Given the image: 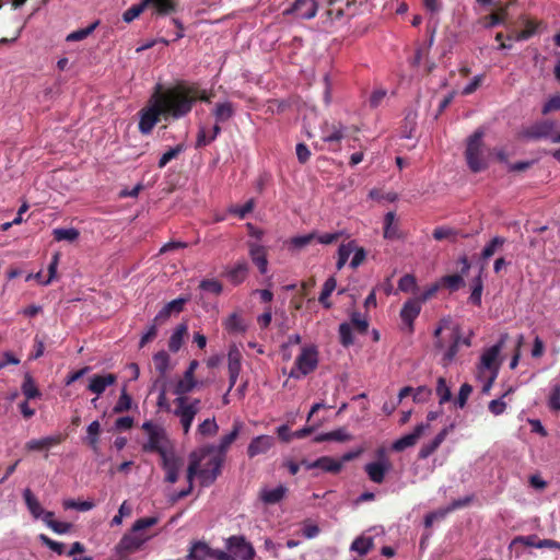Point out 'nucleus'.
<instances>
[{
	"instance_id": "14",
	"label": "nucleus",
	"mask_w": 560,
	"mask_h": 560,
	"mask_svg": "<svg viewBox=\"0 0 560 560\" xmlns=\"http://www.w3.org/2000/svg\"><path fill=\"white\" fill-rule=\"evenodd\" d=\"M199 363L197 360H192L189 363L188 369L185 371L184 376L179 380L175 386L174 393L180 396H185V394L191 392L196 386L195 380V371L198 368Z\"/></svg>"
},
{
	"instance_id": "32",
	"label": "nucleus",
	"mask_w": 560,
	"mask_h": 560,
	"mask_svg": "<svg viewBox=\"0 0 560 560\" xmlns=\"http://www.w3.org/2000/svg\"><path fill=\"white\" fill-rule=\"evenodd\" d=\"M234 107L231 102L218 103L213 110L218 125L228 121L234 115Z\"/></svg>"
},
{
	"instance_id": "28",
	"label": "nucleus",
	"mask_w": 560,
	"mask_h": 560,
	"mask_svg": "<svg viewBox=\"0 0 560 560\" xmlns=\"http://www.w3.org/2000/svg\"><path fill=\"white\" fill-rule=\"evenodd\" d=\"M224 329L230 334H243L247 326L237 313H232L223 323Z\"/></svg>"
},
{
	"instance_id": "50",
	"label": "nucleus",
	"mask_w": 560,
	"mask_h": 560,
	"mask_svg": "<svg viewBox=\"0 0 560 560\" xmlns=\"http://www.w3.org/2000/svg\"><path fill=\"white\" fill-rule=\"evenodd\" d=\"M199 547L208 553V558L214 560H233V555H231L226 549H213L209 545H199Z\"/></svg>"
},
{
	"instance_id": "60",
	"label": "nucleus",
	"mask_w": 560,
	"mask_h": 560,
	"mask_svg": "<svg viewBox=\"0 0 560 560\" xmlns=\"http://www.w3.org/2000/svg\"><path fill=\"white\" fill-rule=\"evenodd\" d=\"M315 237H316L315 233H310V234H306V235L294 236V237L291 238V245L294 248L301 249V248L310 245L315 240Z\"/></svg>"
},
{
	"instance_id": "19",
	"label": "nucleus",
	"mask_w": 560,
	"mask_h": 560,
	"mask_svg": "<svg viewBox=\"0 0 560 560\" xmlns=\"http://www.w3.org/2000/svg\"><path fill=\"white\" fill-rule=\"evenodd\" d=\"M345 130L346 128L341 125H331L330 128H327L324 131V135L322 137L324 142H327L330 144V150L334 152H337L340 150V141L345 137Z\"/></svg>"
},
{
	"instance_id": "17",
	"label": "nucleus",
	"mask_w": 560,
	"mask_h": 560,
	"mask_svg": "<svg viewBox=\"0 0 560 560\" xmlns=\"http://www.w3.org/2000/svg\"><path fill=\"white\" fill-rule=\"evenodd\" d=\"M116 381L117 376L113 373L94 374L90 377L88 389L100 396L106 390L108 386L114 385Z\"/></svg>"
},
{
	"instance_id": "35",
	"label": "nucleus",
	"mask_w": 560,
	"mask_h": 560,
	"mask_svg": "<svg viewBox=\"0 0 560 560\" xmlns=\"http://www.w3.org/2000/svg\"><path fill=\"white\" fill-rule=\"evenodd\" d=\"M373 546L374 542L372 537L359 536L352 541L350 550L359 553L360 556H365Z\"/></svg>"
},
{
	"instance_id": "54",
	"label": "nucleus",
	"mask_w": 560,
	"mask_h": 560,
	"mask_svg": "<svg viewBox=\"0 0 560 560\" xmlns=\"http://www.w3.org/2000/svg\"><path fill=\"white\" fill-rule=\"evenodd\" d=\"M199 545H207L205 541H194L189 548V552L186 556L187 560H203L208 557L206 550L201 549Z\"/></svg>"
},
{
	"instance_id": "18",
	"label": "nucleus",
	"mask_w": 560,
	"mask_h": 560,
	"mask_svg": "<svg viewBox=\"0 0 560 560\" xmlns=\"http://www.w3.org/2000/svg\"><path fill=\"white\" fill-rule=\"evenodd\" d=\"M288 488L284 485H278L275 488L262 487L259 491V499L266 505L277 504L287 495Z\"/></svg>"
},
{
	"instance_id": "22",
	"label": "nucleus",
	"mask_w": 560,
	"mask_h": 560,
	"mask_svg": "<svg viewBox=\"0 0 560 560\" xmlns=\"http://www.w3.org/2000/svg\"><path fill=\"white\" fill-rule=\"evenodd\" d=\"M23 498L26 504L28 512L36 520L40 518L44 522V515L47 511H45L37 498L33 494L30 488L24 489Z\"/></svg>"
},
{
	"instance_id": "26",
	"label": "nucleus",
	"mask_w": 560,
	"mask_h": 560,
	"mask_svg": "<svg viewBox=\"0 0 560 560\" xmlns=\"http://www.w3.org/2000/svg\"><path fill=\"white\" fill-rule=\"evenodd\" d=\"M221 127L215 124L210 131H207L205 127H200L197 133L196 149H201L210 144L220 135Z\"/></svg>"
},
{
	"instance_id": "30",
	"label": "nucleus",
	"mask_w": 560,
	"mask_h": 560,
	"mask_svg": "<svg viewBox=\"0 0 560 560\" xmlns=\"http://www.w3.org/2000/svg\"><path fill=\"white\" fill-rule=\"evenodd\" d=\"M188 327L186 324H179L168 340V349L172 352H177L183 346L184 337L187 335Z\"/></svg>"
},
{
	"instance_id": "8",
	"label": "nucleus",
	"mask_w": 560,
	"mask_h": 560,
	"mask_svg": "<svg viewBox=\"0 0 560 560\" xmlns=\"http://www.w3.org/2000/svg\"><path fill=\"white\" fill-rule=\"evenodd\" d=\"M225 549L233 555V560H253L255 548L244 535H233L225 539Z\"/></svg>"
},
{
	"instance_id": "4",
	"label": "nucleus",
	"mask_w": 560,
	"mask_h": 560,
	"mask_svg": "<svg viewBox=\"0 0 560 560\" xmlns=\"http://www.w3.org/2000/svg\"><path fill=\"white\" fill-rule=\"evenodd\" d=\"M283 466L291 475H295L303 467L306 471H313L314 476H318L322 472H338L342 467V462L335 460L332 457H317L315 460L304 457L300 463L289 459L284 462Z\"/></svg>"
},
{
	"instance_id": "6",
	"label": "nucleus",
	"mask_w": 560,
	"mask_h": 560,
	"mask_svg": "<svg viewBox=\"0 0 560 560\" xmlns=\"http://www.w3.org/2000/svg\"><path fill=\"white\" fill-rule=\"evenodd\" d=\"M317 365V348L315 346L303 347L301 353L295 359L294 366L291 369L289 376L299 380L315 371Z\"/></svg>"
},
{
	"instance_id": "1",
	"label": "nucleus",
	"mask_w": 560,
	"mask_h": 560,
	"mask_svg": "<svg viewBox=\"0 0 560 560\" xmlns=\"http://www.w3.org/2000/svg\"><path fill=\"white\" fill-rule=\"evenodd\" d=\"M197 101L210 102L207 91L199 89L198 84L179 82L167 89L158 84L150 104L139 112V131L142 135L151 133L161 117L164 119L185 117L191 112Z\"/></svg>"
},
{
	"instance_id": "61",
	"label": "nucleus",
	"mask_w": 560,
	"mask_h": 560,
	"mask_svg": "<svg viewBox=\"0 0 560 560\" xmlns=\"http://www.w3.org/2000/svg\"><path fill=\"white\" fill-rule=\"evenodd\" d=\"M100 432H101V425H100L98 421H93L92 423L89 424L88 430H86V433H88L86 440L89 441V443L92 446H95V444L97 443Z\"/></svg>"
},
{
	"instance_id": "33",
	"label": "nucleus",
	"mask_w": 560,
	"mask_h": 560,
	"mask_svg": "<svg viewBox=\"0 0 560 560\" xmlns=\"http://www.w3.org/2000/svg\"><path fill=\"white\" fill-rule=\"evenodd\" d=\"M248 266L245 261L237 262L232 269L226 272L229 280L233 284L242 283L247 277Z\"/></svg>"
},
{
	"instance_id": "20",
	"label": "nucleus",
	"mask_w": 560,
	"mask_h": 560,
	"mask_svg": "<svg viewBox=\"0 0 560 560\" xmlns=\"http://www.w3.org/2000/svg\"><path fill=\"white\" fill-rule=\"evenodd\" d=\"M249 256L253 262L257 266L260 273L265 275L267 272L268 259H267V249L262 245L257 243L249 244Z\"/></svg>"
},
{
	"instance_id": "51",
	"label": "nucleus",
	"mask_w": 560,
	"mask_h": 560,
	"mask_svg": "<svg viewBox=\"0 0 560 560\" xmlns=\"http://www.w3.org/2000/svg\"><path fill=\"white\" fill-rule=\"evenodd\" d=\"M219 427L215 422V419H206L202 423L198 425V433L201 436H213L217 434Z\"/></svg>"
},
{
	"instance_id": "29",
	"label": "nucleus",
	"mask_w": 560,
	"mask_h": 560,
	"mask_svg": "<svg viewBox=\"0 0 560 560\" xmlns=\"http://www.w3.org/2000/svg\"><path fill=\"white\" fill-rule=\"evenodd\" d=\"M432 236L435 241L448 240L456 242L458 236L467 237V234H462L458 230L450 226H438L433 230Z\"/></svg>"
},
{
	"instance_id": "40",
	"label": "nucleus",
	"mask_w": 560,
	"mask_h": 560,
	"mask_svg": "<svg viewBox=\"0 0 560 560\" xmlns=\"http://www.w3.org/2000/svg\"><path fill=\"white\" fill-rule=\"evenodd\" d=\"M54 240L57 242L61 241H68V242H74L79 238L80 232L74 229H63V228H57L52 230Z\"/></svg>"
},
{
	"instance_id": "31",
	"label": "nucleus",
	"mask_w": 560,
	"mask_h": 560,
	"mask_svg": "<svg viewBox=\"0 0 560 560\" xmlns=\"http://www.w3.org/2000/svg\"><path fill=\"white\" fill-rule=\"evenodd\" d=\"M22 393L25 396L26 400L39 398L42 396L40 390L38 389L34 378L30 373L24 375V380L21 386Z\"/></svg>"
},
{
	"instance_id": "49",
	"label": "nucleus",
	"mask_w": 560,
	"mask_h": 560,
	"mask_svg": "<svg viewBox=\"0 0 560 560\" xmlns=\"http://www.w3.org/2000/svg\"><path fill=\"white\" fill-rule=\"evenodd\" d=\"M148 7V0H142L141 3L135 4L130 7L128 10H126L122 14V20L126 23L132 22L135 19H137Z\"/></svg>"
},
{
	"instance_id": "25",
	"label": "nucleus",
	"mask_w": 560,
	"mask_h": 560,
	"mask_svg": "<svg viewBox=\"0 0 560 560\" xmlns=\"http://www.w3.org/2000/svg\"><path fill=\"white\" fill-rule=\"evenodd\" d=\"M242 427H243V423L241 421H235L233 423L232 430L228 434L223 435L220 439V442L217 446V451H218L219 455H222L229 451L230 446L234 443V441L238 436V433H240Z\"/></svg>"
},
{
	"instance_id": "48",
	"label": "nucleus",
	"mask_w": 560,
	"mask_h": 560,
	"mask_svg": "<svg viewBox=\"0 0 560 560\" xmlns=\"http://www.w3.org/2000/svg\"><path fill=\"white\" fill-rule=\"evenodd\" d=\"M359 334H366L369 328V322L364 315L359 312L351 314V323H349Z\"/></svg>"
},
{
	"instance_id": "45",
	"label": "nucleus",
	"mask_w": 560,
	"mask_h": 560,
	"mask_svg": "<svg viewBox=\"0 0 560 560\" xmlns=\"http://www.w3.org/2000/svg\"><path fill=\"white\" fill-rule=\"evenodd\" d=\"M398 290L406 293H416L418 290L416 277L410 273L402 276L398 281Z\"/></svg>"
},
{
	"instance_id": "24",
	"label": "nucleus",
	"mask_w": 560,
	"mask_h": 560,
	"mask_svg": "<svg viewBox=\"0 0 560 560\" xmlns=\"http://www.w3.org/2000/svg\"><path fill=\"white\" fill-rule=\"evenodd\" d=\"M180 457H162V467L165 470V480L174 483L178 479V470L180 467Z\"/></svg>"
},
{
	"instance_id": "42",
	"label": "nucleus",
	"mask_w": 560,
	"mask_h": 560,
	"mask_svg": "<svg viewBox=\"0 0 560 560\" xmlns=\"http://www.w3.org/2000/svg\"><path fill=\"white\" fill-rule=\"evenodd\" d=\"M149 4H152L160 15L175 12L177 5L174 0H148V5Z\"/></svg>"
},
{
	"instance_id": "34",
	"label": "nucleus",
	"mask_w": 560,
	"mask_h": 560,
	"mask_svg": "<svg viewBox=\"0 0 560 560\" xmlns=\"http://www.w3.org/2000/svg\"><path fill=\"white\" fill-rule=\"evenodd\" d=\"M54 512H46L44 515V523L57 534H67L72 525L66 522H59L54 520Z\"/></svg>"
},
{
	"instance_id": "23",
	"label": "nucleus",
	"mask_w": 560,
	"mask_h": 560,
	"mask_svg": "<svg viewBox=\"0 0 560 560\" xmlns=\"http://www.w3.org/2000/svg\"><path fill=\"white\" fill-rule=\"evenodd\" d=\"M453 429L454 424L443 428L430 442L423 444L418 455H432Z\"/></svg>"
},
{
	"instance_id": "53",
	"label": "nucleus",
	"mask_w": 560,
	"mask_h": 560,
	"mask_svg": "<svg viewBox=\"0 0 560 560\" xmlns=\"http://www.w3.org/2000/svg\"><path fill=\"white\" fill-rule=\"evenodd\" d=\"M199 288L203 291L211 292L214 295H220L223 291V285L215 279H203L199 283Z\"/></svg>"
},
{
	"instance_id": "11",
	"label": "nucleus",
	"mask_w": 560,
	"mask_h": 560,
	"mask_svg": "<svg viewBox=\"0 0 560 560\" xmlns=\"http://www.w3.org/2000/svg\"><path fill=\"white\" fill-rule=\"evenodd\" d=\"M556 122L550 119H545L535 122L523 131V136L527 139L538 140L541 138H550L556 135Z\"/></svg>"
},
{
	"instance_id": "36",
	"label": "nucleus",
	"mask_w": 560,
	"mask_h": 560,
	"mask_svg": "<svg viewBox=\"0 0 560 560\" xmlns=\"http://www.w3.org/2000/svg\"><path fill=\"white\" fill-rule=\"evenodd\" d=\"M502 348V341L487 349L481 355V366L492 369Z\"/></svg>"
},
{
	"instance_id": "62",
	"label": "nucleus",
	"mask_w": 560,
	"mask_h": 560,
	"mask_svg": "<svg viewBox=\"0 0 560 560\" xmlns=\"http://www.w3.org/2000/svg\"><path fill=\"white\" fill-rule=\"evenodd\" d=\"M254 209V200L249 199L245 205L238 207L234 206L230 209V212L237 215L240 219H244Z\"/></svg>"
},
{
	"instance_id": "16",
	"label": "nucleus",
	"mask_w": 560,
	"mask_h": 560,
	"mask_svg": "<svg viewBox=\"0 0 560 560\" xmlns=\"http://www.w3.org/2000/svg\"><path fill=\"white\" fill-rule=\"evenodd\" d=\"M61 441L62 436L60 434L33 439L25 444V450L27 452H48L50 448L59 445Z\"/></svg>"
},
{
	"instance_id": "44",
	"label": "nucleus",
	"mask_w": 560,
	"mask_h": 560,
	"mask_svg": "<svg viewBox=\"0 0 560 560\" xmlns=\"http://www.w3.org/2000/svg\"><path fill=\"white\" fill-rule=\"evenodd\" d=\"M242 354L240 350L234 346L231 347L228 353V370L229 372L240 373L242 369L241 364Z\"/></svg>"
},
{
	"instance_id": "56",
	"label": "nucleus",
	"mask_w": 560,
	"mask_h": 560,
	"mask_svg": "<svg viewBox=\"0 0 560 560\" xmlns=\"http://www.w3.org/2000/svg\"><path fill=\"white\" fill-rule=\"evenodd\" d=\"M436 395L440 398V404L447 402L451 399V397H452L451 389L447 386L446 381H445L444 377H439L438 378Z\"/></svg>"
},
{
	"instance_id": "15",
	"label": "nucleus",
	"mask_w": 560,
	"mask_h": 560,
	"mask_svg": "<svg viewBox=\"0 0 560 560\" xmlns=\"http://www.w3.org/2000/svg\"><path fill=\"white\" fill-rule=\"evenodd\" d=\"M421 312L420 301L412 298L406 301L400 311V318L402 323L408 327L409 331H413V322Z\"/></svg>"
},
{
	"instance_id": "3",
	"label": "nucleus",
	"mask_w": 560,
	"mask_h": 560,
	"mask_svg": "<svg viewBox=\"0 0 560 560\" xmlns=\"http://www.w3.org/2000/svg\"><path fill=\"white\" fill-rule=\"evenodd\" d=\"M158 523L156 517H143L137 520L131 530L125 534L116 546L117 553H132L139 550L142 545L149 539L141 532L148 527H151Z\"/></svg>"
},
{
	"instance_id": "37",
	"label": "nucleus",
	"mask_w": 560,
	"mask_h": 560,
	"mask_svg": "<svg viewBox=\"0 0 560 560\" xmlns=\"http://www.w3.org/2000/svg\"><path fill=\"white\" fill-rule=\"evenodd\" d=\"M336 285H337V281L335 279V277H329L324 285H323V289H322V292L318 296V302L325 307V308H330L331 307V303L329 302V296L331 295V293L334 292V290L336 289Z\"/></svg>"
},
{
	"instance_id": "27",
	"label": "nucleus",
	"mask_w": 560,
	"mask_h": 560,
	"mask_svg": "<svg viewBox=\"0 0 560 560\" xmlns=\"http://www.w3.org/2000/svg\"><path fill=\"white\" fill-rule=\"evenodd\" d=\"M273 444V438L269 435H260L255 438L248 446V455H258L266 453Z\"/></svg>"
},
{
	"instance_id": "59",
	"label": "nucleus",
	"mask_w": 560,
	"mask_h": 560,
	"mask_svg": "<svg viewBox=\"0 0 560 560\" xmlns=\"http://www.w3.org/2000/svg\"><path fill=\"white\" fill-rule=\"evenodd\" d=\"M443 283L450 290L456 291L464 285V279L460 273L448 275L443 278Z\"/></svg>"
},
{
	"instance_id": "21",
	"label": "nucleus",
	"mask_w": 560,
	"mask_h": 560,
	"mask_svg": "<svg viewBox=\"0 0 560 560\" xmlns=\"http://www.w3.org/2000/svg\"><path fill=\"white\" fill-rule=\"evenodd\" d=\"M448 341L451 342V345L448 346V348L444 352L443 359H442L443 365H445V366H447L448 364H451L453 362V360L455 359V357H456V354L458 352V348H459V345H460V330H459V328H454L450 332Z\"/></svg>"
},
{
	"instance_id": "43",
	"label": "nucleus",
	"mask_w": 560,
	"mask_h": 560,
	"mask_svg": "<svg viewBox=\"0 0 560 560\" xmlns=\"http://www.w3.org/2000/svg\"><path fill=\"white\" fill-rule=\"evenodd\" d=\"M351 439V435L345 428H340L327 433L319 435L317 441H335V442H346Z\"/></svg>"
},
{
	"instance_id": "55",
	"label": "nucleus",
	"mask_w": 560,
	"mask_h": 560,
	"mask_svg": "<svg viewBox=\"0 0 560 560\" xmlns=\"http://www.w3.org/2000/svg\"><path fill=\"white\" fill-rule=\"evenodd\" d=\"M131 396L127 393L126 388H124L113 410L115 413L127 411L131 408Z\"/></svg>"
},
{
	"instance_id": "10",
	"label": "nucleus",
	"mask_w": 560,
	"mask_h": 560,
	"mask_svg": "<svg viewBox=\"0 0 560 560\" xmlns=\"http://www.w3.org/2000/svg\"><path fill=\"white\" fill-rule=\"evenodd\" d=\"M318 11V3L316 0H294V2L287 8L282 14L294 15L296 19L311 20L316 16Z\"/></svg>"
},
{
	"instance_id": "52",
	"label": "nucleus",
	"mask_w": 560,
	"mask_h": 560,
	"mask_svg": "<svg viewBox=\"0 0 560 560\" xmlns=\"http://www.w3.org/2000/svg\"><path fill=\"white\" fill-rule=\"evenodd\" d=\"M339 337L340 342L343 347H349L353 345L354 338L352 335V327L349 323H341L339 325Z\"/></svg>"
},
{
	"instance_id": "12",
	"label": "nucleus",
	"mask_w": 560,
	"mask_h": 560,
	"mask_svg": "<svg viewBox=\"0 0 560 560\" xmlns=\"http://www.w3.org/2000/svg\"><path fill=\"white\" fill-rule=\"evenodd\" d=\"M431 427L429 424H418L411 433H408L392 443L390 450L394 452H402L406 448L415 445L419 439L429 432Z\"/></svg>"
},
{
	"instance_id": "5",
	"label": "nucleus",
	"mask_w": 560,
	"mask_h": 560,
	"mask_svg": "<svg viewBox=\"0 0 560 560\" xmlns=\"http://www.w3.org/2000/svg\"><path fill=\"white\" fill-rule=\"evenodd\" d=\"M485 132L482 129H477L468 139L465 151V156L469 168L474 173L481 172L486 168L487 164L482 158V138Z\"/></svg>"
},
{
	"instance_id": "41",
	"label": "nucleus",
	"mask_w": 560,
	"mask_h": 560,
	"mask_svg": "<svg viewBox=\"0 0 560 560\" xmlns=\"http://www.w3.org/2000/svg\"><path fill=\"white\" fill-rule=\"evenodd\" d=\"M153 363L155 370L160 373L161 376H164L166 372L170 370V355L166 351L162 350L156 352L153 355Z\"/></svg>"
},
{
	"instance_id": "57",
	"label": "nucleus",
	"mask_w": 560,
	"mask_h": 560,
	"mask_svg": "<svg viewBox=\"0 0 560 560\" xmlns=\"http://www.w3.org/2000/svg\"><path fill=\"white\" fill-rule=\"evenodd\" d=\"M97 23H93L84 28H80L78 31H74L70 33L67 37V42H79L86 38L96 27Z\"/></svg>"
},
{
	"instance_id": "63",
	"label": "nucleus",
	"mask_w": 560,
	"mask_h": 560,
	"mask_svg": "<svg viewBox=\"0 0 560 560\" xmlns=\"http://www.w3.org/2000/svg\"><path fill=\"white\" fill-rule=\"evenodd\" d=\"M45 351V342L44 339L40 338L38 335L34 337V345L33 350L30 353V360H37L39 359Z\"/></svg>"
},
{
	"instance_id": "13",
	"label": "nucleus",
	"mask_w": 560,
	"mask_h": 560,
	"mask_svg": "<svg viewBox=\"0 0 560 560\" xmlns=\"http://www.w3.org/2000/svg\"><path fill=\"white\" fill-rule=\"evenodd\" d=\"M375 462L365 465V471L369 478L376 483L383 482L385 475L392 469L388 457H377Z\"/></svg>"
},
{
	"instance_id": "9",
	"label": "nucleus",
	"mask_w": 560,
	"mask_h": 560,
	"mask_svg": "<svg viewBox=\"0 0 560 560\" xmlns=\"http://www.w3.org/2000/svg\"><path fill=\"white\" fill-rule=\"evenodd\" d=\"M199 402V399H195L192 402L187 404V398L185 396H180L175 399L177 408L174 413L179 417L180 424L185 433H188L190 430L195 416L198 412Z\"/></svg>"
},
{
	"instance_id": "58",
	"label": "nucleus",
	"mask_w": 560,
	"mask_h": 560,
	"mask_svg": "<svg viewBox=\"0 0 560 560\" xmlns=\"http://www.w3.org/2000/svg\"><path fill=\"white\" fill-rule=\"evenodd\" d=\"M39 539L45 546H47L49 549H51L57 555H63L66 552V546L63 542L52 540L45 534H40Z\"/></svg>"
},
{
	"instance_id": "46",
	"label": "nucleus",
	"mask_w": 560,
	"mask_h": 560,
	"mask_svg": "<svg viewBox=\"0 0 560 560\" xmlns=\"http://www.w3.org/2000/svg\"><path fill=\"white\" fill-rule=\"evenodd\" d=\"M482 290H483V283H482L481 275H478L476 278L472 279L471 294L469 296V301L474 305L481 304Z\"/></svg>"
},
{
	"instance_id": "2",
	"label": "nucleus",
	"mask_w": 560,
	"mask_h": 560,
	"mask_svg": "<svg viewBox=\"0 0 560 560\" xmlns=\"http://www.w3.org/2000/svg\"><path fill=\"white\" fill-rule=\"evenodd\" d=\"M224 457H192L187 469V480L197 479L200 487L211 486L218 478Z\"/></svg>"
},
{
	"instance_id": "7",
	"label": "nucleus",
	"mask_w": 560,
	"mask_h": 560,
	"mask_svg": "<svg viewBox=\"0 0 560 560\" xmlns=\"http://www.w3.org/2000/svg\"><path fill=\"white\" fill-rule=\"evenodd\" d=\"M142 430L148 435V442L143 445L145 452H156L159 455H166L168 440L165 430L151 421L142 424Z\"/></svg>"
},
{
	"instance_id": "39",
	"label": "nucleus",
	"mask_w": 560,
	"mask_h": 560,
	"mask_svg": "<svg viewBox=\"0 0 560 560\" xmlns=\"http://www.w3.org/2000/svg\"><path fill=\"white\" fill-rule=\"evenodd\" d=\"M506 240L503 236H494L482 249L481 259L488 260L494 253L505 244Z\"/></svg>"
},
{
	"instance_id": "64",
	"label": "nucleus",
	"mask_w": 560,
	"mask_h": 560,
	"mask_svg": "<svg viewBox=\"0 0 560 560\" xmlns=\"http://www.w3.org/2000/svg\"><path fill=\"white\" fill-rule=\"evenodd\" d=\"M549 406L553 410L560 409V384L553 385L549 397Z\"/></svg>"
},
{
	"instance_id": "47",
	"label": "nucleus",
	"mask_w": 560,
	"mask_h": 560,
	"mask_svg": "<svg viewBox=\"0 0 560 560\" xmlns=\"http://www.w3.org/2000/svg\"><path fill=\"white\" fill-rule=\"evenodd\" d=\"M185 147L184 144H177L174 148L168 149L159 160L158 166L160 168L165 167L173 159H176L183 151Z\"/></svg>"
},
{
	"instance_id": "38",
	"label": "nucleus",
	"mask_w": 560,
	"mask_h": 560,
	"mask_svg": "<svg viewBox=\"0 0 560 560\" xmlns=\"http://www.w3.org/2000/svg\"><path fill=\"white\" fill-rule=\"evenodd\" d=\"M384 237L388 240L399 238L398 225L395 223V213L387 212L384 219Z\"/></svg>"
}]
</instances>
